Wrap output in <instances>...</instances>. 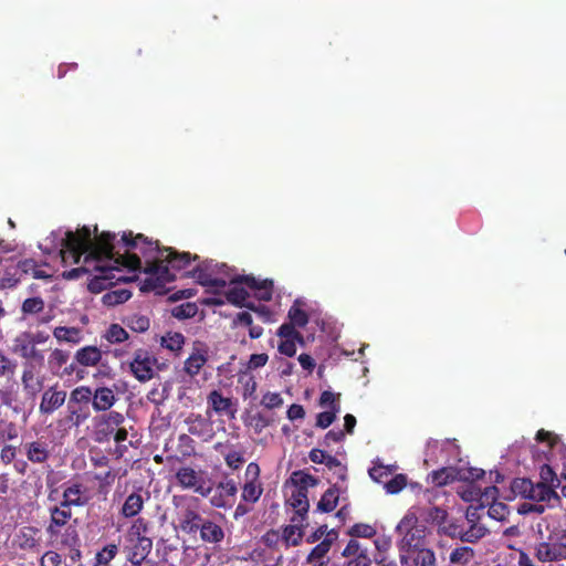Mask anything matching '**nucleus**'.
Returning a JSON list of instances; mask_svg holds the SVG:
<instances>
[{
	"instance_id": "38",
	"label": "nucleus",
	"mask_w": 566,
	"mask_h": 566,
	"mask_svg": "<svg viewBox=\"0 0 566 566\" xmlns=\"http://www.w3.org/2000/svg\"><path fill=\"white\" fill-rule=\"evenodd\" d=\"M53 336L59 342L77 344L82 339L81 329L78 327L57 326L53 329Z\"/></svg>"
},
{
	"instance_id": "56",
	"label": "nucleus",
	"mask_w": 566,
	"mask_h": 566,
	"mask_svg": "<svg viewBox=\"0 0 566 566\" xmlns=\"http://www.w3.org/2000/svg\"><path fill=\"white\" fill-rule=\"evenodd\" d=\"M61 535V545L64 547H74L81 546V539L77 533V530L73 525H69L65 527L64 532Z\"/></svg>"
},
{
	"instance_id": "18",
	"label": "nucleus",
	"mask_w": 566,
	"mask_h": 566,
	"mask_svg": "<svg viewBox=\"0 0 566 566\" xmlns=\"http://www.w3.org/2000/svg\"><path fill=\"white\" fill-rule=\"evenodd\" d=\"M307 493L293 488L290 496L286 500V503L293 507L294 515L291 517L292 523L304 522L306 520L310 502L307 497Z\"/></svg>"
},
{
	"instance_id": "34",
	"label": "nucleus",
	"mask_w": 566,
	"mask_h": 566,
	"mask_svg": "<svg viewBox=\"0 0 566 566\" xmlns=\"http://www.w3.org/2000/svg\"><path fill=\"white\" fill-rule=\"evenodd\" d=\"M289 481L293 485V488L301 490L307 494L308 489L316 486L319 482L317 478L301 470L293 472Z\"/></svg>"
},
{
	"instance_id": "47",
	"label": "nucleus",
	"mask_w": 566,
	"mask_h": 566,
	"mask_svg": "<svg viewBox=\"0 0 566 566\" xmlns=\"http://www.w3.org/2000/svg\"><path fill=\"white\" fill-rule=\"evenodd\" d=\"M238 382L242 385L243 399L255 398L258 384L253 375L249 373H241L239 375Z\"/></svg>"
},
{
	"instance_id": "25",
	"label": "nucleus",
	"mask_w": 566,
	"mask_h": 566,
	"mask_svg": "<svg viewBox=\"0 0 566 566\" xmlns=\"http://www.w3.org/2000/svg\"><path fill=\"white\" fill-rule=\"evenodd\" d=\"M62 504L63 507L84 506L87 499L84 496V488L81 483H73L63 490Z\"/></svg>"
},
{
	"instance_id": "6",
	"label": "nucleus",
	"mask_w": 566,
	"mask_h": 566,
	"mask_svg": "<svg viewBox=\"0 0 566 566\" xmlns=\"http://www.w3.org/2000/svg\"><path fill=\"white\" fill-rule=\"evenodd\" d=\"M400 536V553L409 554L416 549H427L424 546V527L419 525L415 512L408 511L396 527Z\"/></svg>"
},
{
	"instance_id": "33",
	"label": "nucleus",
	"mask_w": 566,
	"mask_h": 566,
	"mask_svg": "<svg viewBox=\"0 0 566 566\" xmlns=\"http://www.w3.org/2000/svg\"><path fill=\"white\" fill-rule=\"evenodd\" d=\"M527 499L536 502H549L551 500H558V495L552 486L545 482H538L536 484L533 483Z\"/></svg>"
},
{
	"instance_id": "40",
	"label": "nucleus",
	"mask_w": 566,
	"mask_h": 566,
	"mask_svg": "<svg viewBox=\"0 0 566 566\" xmlns=\"http://www.w3.org/2000/svg\"><path fill=\"white\" fill-rule=\"evenodd\" d=\"M263 492V488L258 480L247 481L242 486L241 499L247 503H255L259 501Z\"/></svg>"
},
{
	"instance_id": "53",
	"label": "nucleus",
	"mask_w": 566,
	"mask_h": 566,
	"mask_svg": "<svg viewBox=\"0 0 566 566\" xmlns=\"http://www.w3.org/2000/svg\"><path fill=\"white\" fill-rule=\"evenodd\" d=\"M533 482L526 478H516L511 483V490L515 496L527 499L532 491Z\"/></svg>"
},
{
	"instance_id": "43",
	"label": "nucleus",
	"mask_w": 566,
	"mask_h": 566,
	"mask_svg": "<svg viewBox=\"0 0 566 566\" xmlns=\"http://www.w3.org/2000/svg\"><path fill=\"white\" fill-rule=\"evenodd\" d=\"M124 323L128 328H130L133 332L136 333H145L150 327V321L149 317L146 315H142L138 313H134L132 315H128Z\"/></svg>"
},
{
	"instance_id": "1",
	"label": "nucleus",
	"mask_w": 566,
	"mask_h": 566,
	"mask_svg": "<svg viewBox=\"0 0 566 566\" xmlns=\"http://www.w3.org/2000/svg\"><path fill=\"white\" fill-rule=\"evenodd\" d=\"M67 247L70 251L77 255L81 251H90L88 260L101 256L109 258L120 272L122 268L129 271L144 270L146 274L155 276L161 284L172 282L176 275L169 271L161 259V250L158 241H153L142 233L134 235L132 231H124L120 239L111 231L98 233L97 226L94 231L83 226L76 232L67 233Z\"/></svg>"
},
{
	"instance_id": "46",
	"label": "nucleus",
	"mask_w": 566,
	"mask_h": 566,
	"mask_svg": "<svg viewBox=\"0 0 566 566\" xmlns=\"http://www.w3.org/2000/svg\"><path fill=\"white\" fill-rule=\"evenodd\" d=\"M70 358V353L60 348H55L49 356V367L51 371L56 375L60 374V369L64 366Z\"/></svg>"
},
{
	"instance_id": "9",
	"label": "nucleus",
	"mask_w": 566,
	"mask_h": 566,
	"mask_svg": "<svg viewBox=\"0 0 566 566\" xmlns=\"http://www.w3.org/2000/svg\"><path fill=\"white\" fill-rule=\"evenodd\" d=\"M176 481L179 486L186 490H193L202 497H208L212 492V486L207 484L200 472L191 467H181L176 472Z\"/></svg>"
},
{
	"instance_id": "55",
	"label": "nucleus",
	"mask_w": 566,
	"mask_h": 566,
	"mask_svg": "<svg viewBox=\"0 0 566 566\" xmlns=\"http://www.w3.org/2000/svg\"><path fill=\"white\" fill-rule=\"evenodd\" d=\"M276 335L282 339H297V343L304 345L303 335L298 331H296V326L291 324L290 322L282 324L279 327Z\"/></svg>"
},
{
	"instance_id": "58",
	"label": "nucleus",
	"mask_w": 566,
	"mask_h": 566,
	"mask_svg": "<svg viewBox=\"0 0 566 566\" xmlns=\"http://www.w3.org/2000/svg\"><path fill=\"white\" fill-rule=\"evenodd\" d=\"M407 485V476L405 474H396L395 476L384 482V488L389 494L399 493Z\"/></svg>"
},
{
	"instance_id": "22",
	"label": "nucleus",
	"mask_w": 566,
	"mask_h": 566,
	"mask_svg": "<svg viewBox=\"0 0 566 566\" xmlns=\"http://www.w3.org/2000/svg\"><path fill=\"white\" fill-rule=\"evenodd\" d=\"M208 360V347L196 343L190 356L186 359L184 370L191 377L198 375Z\"/></svg>"
},
{
	"instance_id": "37",
	"label": "nucleus",
	"mask_w": 566,
	"mask_h": 566,
	"mask_svg": "<svg viewBox=\"0 0 566 566\" xmlns=\"http://www.w3.org/2000/svg\"><path fill=\"white\" fill-rule=\"evenodd\" d=\"M303 522H296L292 525H286L282 532V541L286 546H297L303 537Z\"/></svg>"
},
{
	"instance_id": "32",
	"label": "nucleus",
	"mask_w": 566,
	"mask_h": 566,
	"mask_svg": "<svg viewBox=\"0 0 566 566\" xmlns=\"http://www.w3.org/2000/svg\"><path fill=\"white\" fill-rule=\"evenodd\" d=\"M125 421L124 415L118 411H109L97 419V427L105 436L112 434Z\"/></svg>"
},
{
	"instance_id": "62",
	"label": "nucleus",
	"mask_w": 566,
	"mask_h": 566,
	"mask_svg": "<svg viewBox=\"0 0 566 566\" xmlns=\"http://www.w3.org/2000/svg\"><path fill=\"white\" fill-rule=\"evenodd\" d=\"M178 449L182 457H190L195 454V441L187 434L182 433L178 437Z\"/></svg>"
},
{
	"instance_id": "51",
	"label": "nucleus",
	"mask_w": 566,
	"mask_h": 566,
	"mask_svg": "<svg viewBox=\"0 0 566 566\" xmlns=\"http://www.w3.org/2000/svg\"><path fill=\"white\" fill-rule=\"evenodd\" d=\"M19 437L18 426L12 421L0 422V444H6L9 441L15 440Z\"/></svg>"
},
{
	"instance_id": "35",
	"label": "nucleus",
	"mask_w": 566,
	"mask_h": 566,
	"mask_svg": "<svg viewBox=\"0 0 566 566\" xmlns=\"http://www.w3.org/2000/svg\"><path fill=\"white\" fill-rule=\"evenodd\" d=\"M339 500V490L336 485L328 488L321 500L317 503V511L323 513H329L334 511L338 504Z\"/></svg>"
},
{
	"instance_id": "42",
	"label": "nucleus",
	"mask_w": 566,
	"mask_h": 566,
	"mask_svg": "<svg viewBox=\"0 0 566 566\" xmlns=\"http://www.w3.org/2000/svg\"><path fill=\"white\" fill-rule=\"evenodd\" d=\"M488 533L489 530L483 524L473 523L467 531L462 532L460 541L462 543L474 544L485 537Z\"/></svg>"
},
{
	"instance_id": "57",
	"label": "nucleus",
	"mask_w": 566,
	"mask_h": 566,
	"mask_svg": "<svg viewBox=\"0 0 566 566\" xmlns=\"http://www.w3.org/2000/svg\"><path fill=\"white\" fill-rule=\"evenodd\" d=\"M44 308V301L40 296L25 298L21 306L23 315L38 314Z\"/></svg>"
},
{
	"instance_id": "3",
	"label": "nucleus",
	"mask_w": 566,
	"mask_h": 566,
	"mask_svg": "<svg viewBox=\"0 0 566 566\" xmlns=\"http://www.w3.org/2000/svg\"><path fill=\"white\" fill-rule=\"evenodd\" d=\"M229 289L226 292V297L229 303L237 306H247L250 310L258 311L254 305H247L245 301L250 296L244 286L254 291L258 300L269 302L273 295V281L269 279L258 280L253 275H235L229 279Z\"/></svg>"
},
{
	"instance_id": "10",
	"label": "nucleus",
	"mask_w": 566,
	"mask_h": 566,
	"mask_svg": "<svg viewBox=\"0 0 566 566\" xmlns=\"http://www.w3.org/2000/svg\"><path fill=\"white\" fill-rule=\"evenodd\" d=\"M218 264H213L212 261L200 262L192 271L188 272V276L195 279L199 284L220 291L228 285L227 279L217 277Z\"/></svg>"
},
{
	"instance_id": "39",
	"label": "nucleus",
	"mask_w": 566,
	"mask_h": 566,
	"mask_svg": "<svg viewBox=\"0 0 566 566\" xmlns=\"http://www.w3.org/2000/svg\"><path fill=\"white\" fill-rule=\"evenodd\" d=\"M457 470L451 467H444L430 473L431 482L436 486H444L457 480Z\"/></svg>"
},
{
	"instance_id": "36",
	"label": "nucleus",
	"mask_w": 566,
	"mask_h": 566,
	"mask_svg": "<svg viewBox=\"0 0 566 566\" xmlns=\"http://www.w3.org/2000/svg\"><path fill=\"white\" fill-rule=\"evenodd\" d=\"M304 303L301 300H295L287 312L290 323L296 327H305L310 321L308 314L302 308Z\"/></svg>"
},
{
	"instance_id": "21",
	"label": "nucleus",
	"mask_w": 566,
	"mask_h": 566,
	"mask_svg": "<svg viewBox=\"0 0 566 566\" xmlns=\"http://www.w3.org/2000/svg\"><path fill=\"white\" fill-rule=\"evenodd\" d=\"M399 557L401 566H437L434 552L430 548L400 553Z\"/></svg>"
},
{
	"instance_id": "16",
	"label": "nucleus",
	"mask_w": 566,
	"mask_h": 566,
	"mask_svg": "<svg viewBox=\"0 0 566 566\" xmlns=\"http://www.w3.org/2000/svg\"><path fill=\"white\" fill-rule=\"evenodd\" d=\"M65 399V390L59 389L57 385L51 386L42 394L39 410L42 415H52L64 405Z\"/></svg>"
},
{
	"instance_id": "15",
	"label": "nucleus",
	"mask_w": 566,
	"mask_h": 566,
	"mask_svg": "<svg viewBox=\"0 0 566 566\" xmlns=\"http://www.w3.org/2000/svg\"><path fill=\"white\" fill-rule=\"evenodd\" d=\"M50 522L46 526V533L50 537H57L63 527H67L69 521L72 518L70 507H63L62 504L54 505L49 509Z\"/></svg>"
},
{
	"instance_id": "4",
	"label": "nucleus",
	"mask_w": 566,
	"mask_h": 566,
	"mask_svg": "<svg viewBox=\"0 0 566 566\" xmlns=\"http://www.w3.org/2000/svg\"><path fill=\"white\" fill-rule=\"evenodd\" d=\"M149 523L143 517L136 518L129 527V535L135 537L132 545L123 549L125 562L122 566H163L159 562L149 558L153 539L147 536Z\"/></svg>"
},
{
	"instance_id": "48",
	"label": "nucleus",
	"mask_w": 566,
	"mask_h": 566,
	"mask_svg": "<svg viewBox=\"0 0 566 566\" xmlns=\"http://www.w3.org/2000/svg\"><path fill=\"white\" fill-rule=\"evenodd\" d=\"M104 337L111 344H120L129 338V334L123 326L113 323L107 328Z\"/></svg>"
},
{
	"instance_id": "61",
	"label": "nucleus",
	"mask_w": 566,
	"mask_h": 566,
	"mask_svg": "<svg viewBox=\"0 0 566 566\" xmlns=\"http://www.w3.org/2000/svg\"><path fill=\"white\" fill-rule=\"evenodd\" d=\"M509 514H510L509 506L502 502H493L488 510V515L491 518L501 521V522L505 521L506 517L509 516Z\"/></svg>"
},
{
	"instance_id": "63",
	"label": "nucleus",
	"mask_w": 566,
	"mask_h": 566,
	"mask_svg": "<svg viewBox=\"0 0 566 566\" xmlns=\"http://www.w3.org/2000/svg\"><path fill=\"white\" fill-rule=\"evenodd\" d=\"M369 475L377 483L384 484V482H387L388 478L391 475V470L389 467L379 464L369 469Z\"/></svg>"
},
{
	"instance_id": "54",
	"label": "nucleus",
	"mask_w": 566,
	"mask_h": 566,
	"mask_svg": "<svg viewBox=\"0 0 566 566\" xmlns=\"http://www.w3.org/2000/svg\"><path fill=\"white\" fill-rule=\"evenodd\" d=\"M347 534L352 537L371 538L377 534V531L370 524L356 523L347 531Z\"/></svg>"
},
{
	"instance_id": "60",
	"label": "nucleus",
	"mask_w": 566,
	"mask_h": 566,
	"mask_svg": "<svg viewBox=\"0 0 566 566\" xmlns=\"http://www.w3.org/2000/svg\"><path fill=\"white\" fill-rule=\"evenodd\" d=\"M17 361L0 349V377H12L15 374Z\"/></svg>"
},
{
	"instance_id": "13",
	"label": "nucleus",
	"mask_w": 566,
	"mask_h": 566,
	"mask_svg": "<svg viewBox=\"0 0 566 566\" xmlns=\"http://www.w3.org/2000/svg\"><path fill=\"white\" fill-rule=\"evenodd\" d=\"M238 492L237 483L233 479L221 481L217 484L213 495L210 497V504L216 509L232 507Z\"/></svg>"
},
{
	"instance_id": "7",
	"label": "nucleus",
	"mask_w": 566,
	"mask_h": 566,
	"mask_svg": "<svg viewBox=\"0 0 566 566\" xmlns=\"http://www.w3.org/2000/svg\"><path fill=\"white\" fill-rule=\"evenodd\" d=\"M535 557L542 563L566 559V530L554 527L548 535L535 546Z\"/></svg>"
},
{
	"instance_id": "5",
	"label": "nucleus",
	"mask_w": 566,
	"mask_h": 566,
	"mask_svg": "<svg viewBox=\"0 0 566 566\" xmlns=\"http://www.w3.org/2000/svg\"><path fill=\"white\" fill-rule=\"evenodd\" d=\"M172 503L176 510L177 528L184 534L196 535L206 520L201 513V501L196 496L179 495L174 496Z\"/></svg>"
},
{
	"instance_id": "14",
	"label": "nucleus",
	"mask_w": 566,
	"mask_h": 566,
	"mask_svg": "<svg viewBox=\"0 0 566 566\" xmlns=\"http://www.w3.org/2000/svg\"><path fill=\"white\" fill-rule=\"evenodd\" d=\"M186 424L189 434L198 437L203 442H208L214 437L213 423L201 415L191 413L186 419Z\"/></svg>"
},
{
	"instance_id": "24",
	"label": "nucleus",
	"mask_w": 566,
	"mask_h": 566,
	"mask_svg": "<svg viewBox=\"0 0 566 566\" xmlns=\"http://www.w3.org/2000/svg\"><path fill=\"white\" fill-rule=\"evenodd\" d=\"M93 409L97 412L108 411L117 401L114 390L109 387H97L92 397Z\"/></svg>"
},
{
	"instance_id": "27",
	"label": "nucleus",
	"mask_w": 566,
	"mask_h": 566,
	"mask_svg": "<svg viewBox=\"0 0 566 566\" xmlns=\"http://www.w3.org/2000/svg\"><path fill=\"white\" fill-rule=\"evenodd\" d=\"M103 357L102 350L96 346H84L75 352V361L83 367L97 366Z\"/></svg>"
},
{
	"instance_id": "23",
	"label": "nucleus",
	"mask_w": 566,
	"mask_h": 566,
	"mask_svg": "<svg viewBox=\"0 0 566 566\" xmlns=\"http://www.w3.org/2000/svg\"><path fill=\"white\" fill-rule=\"evenodd\" d=\"M207 402L217 413H224L230 419L235 418V403L231 398L223 397L219 390H212L207 397Z\"/></svg>"
},
{
	"instance_id": "28",
	"label": "nucleus",
	"mask_w": 566,
	"mask_h": 566,
	"mask_svg": "<svg viewBox=\"0 0 566 566\" xmlns=\"http://www.w3.org/2000/svg\"><path fill=\"white\" fill-rule=\"evenodd\" d=\"M39 533V528L34 526L22 527L17 535L19 547L23 551H38L41 543Z\"/></svg>"
},
{
	"instance_id": "19",
	"label": "nucleus",
	"mask_w": 566,
	"mask_h": 566,
	"mask_svg": "<svg viewBox=\"0 0 566 566\" xmlns=\"http://www.w3.org/2000/svg\"><path fill=\"white\" fill-rule=\"evenodd\" d=\"M21 382L24 392L30 397H35L43 389V378L35 371L33 363L23 364Z\"/></svg>"
},
{
	"instance_id": "64",
	"label": "nucleus",
	"mask_w": 566,
	"mask_h": 566,
	"mask_svg": "<svg viewBox=\"0 0 566 566\" xmlns=\"http://www.w3.org/2000/svg\"><path fill=\"white\" fill-rule=\"evenodd\" d=\"M62 563L61 554L55 551H46L39 559L40 566H61Z\"/></svg>"
},
{
	"instance_id": "50",
	"label": "nucleus",
	"mask_w": 566,
	"mask_h": 566,
	"mask_svg": "<svg viewBox=\"0 0 566 566\" xmlns=\"http://www.w3.org/2000/svg\"><path fill=\"white\" fill-rule=\"evenodd\" d=\"M21 281V274L14 266L7 268L0 276V290L13 289Z\"/></svg>"
},
{
	"instance_id": "11",
	"label": "nucleus",
	"mask_w": 566,
	"mask_h": 566,
	"mask_svg": "<svg viewBox=\"0 0 566 566\" xmlns=\"http://www.w3.org/2000/svg\"><path fill=\"white\" fill-rule=\"evenodd\" d=\"M12 353L25 359V363L35 361L43 364L44 355L38 349L31 339V332H22L18 334L12 342Z\"/></svg>"
},
{
	"instance_id": "45",
	"label": "nucleus",
	"mask_w": 566,
	"mask_h": 566,
	"mask_svg": "<svg viewBox=\"0 0 566 566\" xmlns=\"http://www.w3.org/2000/svg\"><path fill=\"white\" fill-rule=\"evenodd\" d=\"M184 344L185 336L179 332H168L161 337L160 340V345L164 348H167L175 353L181 350Z\"/></svg>"
},
{
	"instance_id": "49",
	"label": "nucleus",
	"mask_w": 566,
	"mask_h": 566,
	"mask_svg": "<svg viewBox=\"0 0 566 566\" xmlns=\"http://www.w3.org/2000/svg\"><path fill=\"white\" fill-rule=\"evenodd\" d=\"M119 546L115 543H108L95 555V560L101 565L109 566L111 562L117 556Z\"/></svg>"
},
{
	"instance_id": "17",
	"label": "nucleus",
	"mask_w": 566,
	"mask_h": 566,
	"mask_svg": "<svg viewBox=\"0 0 566 566\" xmlns=\"http://www.w3.org/2000/svg\"><path fill=\"white\" fill-rule=\"evenodd\" d=\"M148 492H144L142 488L134 491L125 499L119 514L125 518L136 517L144 509L146 499H148Z\"/></svg>"
},
{
	"instance_id": "8",
	"label": "nucleus",
	"mask_w": 566,
	"mask_h": 566,
	"mask_svg": "<svg viewBox=\"0 0 566 566\" xmlns=\"http://www.w3.org/2000/svg\"><path fill=\"white\" fill-rule=\"evenodd\" d=\"M156 364L157 358L149 350L138 348L129 363V369L138 381L146 382L154 378Z\"/></svg>"
},
{
	"instance_id": "52",
	"label": "nucleus",
	"mask_w": 566,
	"mask_h": 566,
	"mask_svg": "<svg viewBox=\"0 0 566 566\" xmlns=\"http://www.w3.org/2000/svg\"><path fill=\"white\" fill-rule=\"evenodd\" d=\"M130 291L122 289L106 293L103 296V302L106 305L114 306L127 302L130 298Z\"/></svg>"
},
{
	"instance_id": "12",
	"label": "nucleus",
	"mask_w": 566,
	"mask_h": 566,
	"mask_svg": "<svg viewBox=\"0 0 566 566\" xmlns=\"http://www.w3.org/2000/svg\"><path fill=\"white\" fill-rule=\"evenodd\" d=\"M342 556L346 558L344 566H371L373 564L368 547L363 546L356 538L348 541Z\"/></svg>"
},
{
	"instance_id": "44",
	"label": "nucleus",
	"mask_w": 566,
	"mask_h": 566,
	"mask_svg": "<svg viewBox=\"0 0 566 566\" xmlns=\"http://www.w3.org/2000/svg\"><path fill=\"white\" fill-rule=\"evenodd\" d=\"M93 397V390L88 386H78L74 388L69 398V405H87L90 401H92Z\"/></svg>"
},
{
	"instance_id": "30",
	"label": "nucleus",
	"mask_w": 566,
	"mask_h": 566,
	"mask_svg": "<svg viewBox=\"0 0 566 566\" xmlns=\"http://www.w3.org/2000/svg\"><path fill=\"white\" fill-rule=\"evenodd\" d=\"M475 555V549L471 546L457 545L449 554V566H468Z\"/></svg>"
},
{
	"instance_id": "20",
	"label": "nucleus",
	"mask_w": 566,
	"mask_h": 566,
	"mask_svg": "<svg viewBox=\"0 0 566 566\" xmlns=\"http://www.w3.org/2000/svg\"><path fill=\"white\" fill-rule=\"evenodd\" d=\"M161 256L164 264L168 266L169 271L185 269L191 261L199 259L197 254L192 255L189 252H178L172 248H163Z\"/></svg>"
},
{
	"instance_id": "59",
	"label": "nucleus",
	"mask_w": 566,
	"mask_h": 566,
	"mask_svg": "<svg viewBox=\"0 0 566 566\" xmlns=\"http://www.w3.org/2000/svg\"><path fill=\"white\" fill-rule=\"evenodd\" d=\"M339 397H340V394H335L329 390H324L319 397V406L323 408H329V410H334V408H336L337 412H339L340 411Z\"/></svg>"
},
{
	"instance_id": "31",
	"label": "nucleus",
	"mask_w": 566,
	"mask_h": 566,
	"mask_svg": "<svg viewBox=\"0 0 566 566\" xmlns=\"http://www.w3.org/2000/svg\"><path fill=\"white\" fill-rule=\"evenodd\" d=\"M24 450L28 460L32 463H44L50 457L48 443L43 441H32L25 443Z\"/></svg>"
},
{
	"instance_id": "29",
	"label": "nucleus",
	"mask_w": 566,
	"mask_h": 566,
	"mask_svg": "<svg viewBox=\"0 0 566 566\" xmlns=\"http://www.w3.org/2000/svg\"><path fill=\"white\" fill-rule=\"evenodd\" d=\"M329 535L331 533L327 534V536ZM332 543L333 538L326 537L316 546H314L306 558L307 563L313 564V566H326L328 564V558H326V555L331 551Z\"/></svg>"
},
{
	"instance_id": "26",
	"label": "nucleus",
	"mask_w": 566,
	"mask_h": 566,
	"mask_svg": "<svg viewBox=\"0 0 566 566\" xmlns=\"http://www.w3.org/2000/svg\"><path fill=\"white\" fill-rule=\"evenodd\" d=\"M200 539L208 544H219L224 538L222 527L211 520L206 518L198 530Z\"/></svg>"
},
{
	"instance_id": "2",
	"label": "nucleus",
	"mask_w": 566,
	"mask_h": 566,
	"mask_svg": "<svg viewBox=\"0 0 566 566\" xmlns=\"http://www.w3.org/2000/svg\"><path fill=\"white\" fill-rule=\"evenodd\" d=\"M71 230L65 232V238L62 239V250L61 258L64 263L67 262L69 259L72 260L73 263H80L81 258L83 259V265L71 269L69 271L63 272V277L66 280H77L84 274H92V279L88 282V290L93 293H99L109 286L114 285L115 281H119L122 277L117 276L116 273L118 271L117 268L114 266H105L102 263L109 261L107 256H101L98 259L88 260V250L81 251L77 255L73 254L67 247V233Z\"/></svg>"
},
{
	"instance_id": "41",
	"label": "nucleus",
	"mask_w": 566,
	"mask_h": 566,
	"mask_svg": "<svg viewBox=\"0 0 566 566\" xmlns=\"http://www.w3.org/2000/svg\"><path fill=\"white\" fill-rule=\"evenodd\" d=\"M90 418V411L87 407L69 405L67 403V416L66 421L73 427H80Z\"/></svg>"
}]
</instances>
